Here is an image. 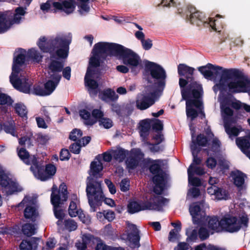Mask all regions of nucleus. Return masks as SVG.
<instances>
[{
  "instance_id": "f8f14e48",
  "label": "nucleus",
  "mask_w": 250,
  "mask_h": 250,
  "mask_svg": "<svg viewBox=\"0 0 250 250\" xmlns=\"http://www.w3.org/2000/svg\"><path fill=\"white\" fill-rule=\"evenodd\" d=\"M160 89L147 85L144 91L138 95L136 104L137 107L140 110H145L153 105L160 96Z\"/></svg>"
},
{
  "instance_id": "f03ea898",
  "label": "nucleus",
  "mask_w": 250,
  "mask_h": 250,
  "mask_svg": "<svg viewBox=\"0 0 250 250\" xmlns=\"http://www.w3.org/2000/svg\"><path fill=\"white\" fill-rule=\"evenodd\" d=\"M26 56L32 59L34 61L39 62L42 56L35 49H31L27 52L22 49H18L15 53V58L12 67V72L10 76V81L14 88L25 93H30L31 81L21 71L24 63Z\"/></svg>"
},
{
  "instance_id": "393cba45",
  "label": "nucleus",
  "mask_w": 250,
  "mask_h": 250,
  "mask_svg": "<svg viewBox=\"0 0 250 250\" xmlns=\"http://www.w3.org/2000/svg\"><path fill=\"white\" fill-rule=\"evenodd\" d=\"M52 6L55 10L64 12L67 14L72 13L75 9L76 2L75 0H64L62 2L54 1Z\"/></svg>"
},
{
  "instance_id": "9b49d317",
  "label": "nucleus",
  "mask_w": 250,
  "mask_h": 250,
  "mask_svg": "<svg viewBox=\"0 0 250 250\" xmlns=\"http://www.w3.org/2000/svg\"><path fill=\"white\" fill-rule=\"evenodd\" d=\"M116 57L128 66L132 72H138L142 68V62L140 56L132 50L121 45Z\"/></svg>"
},
{
  "instance_id": "bb28decb",
  "label": "nucleus",
  "mask_w": 250,
  "mask_h": 250,
  "mask_svg": "<svg viewBox=\"0 0 250 250\" xmlns=\"http://www.w3.org/2000/svg\"><path fill=\"white\" fill-rule=\"evenodd\" d=\"M17 152L19 158L25 164L31 165L37 164L38 161L34 156H30L28 152L24 148L18 147Z\"/></svg>"
},
{
  "instance_id": "39448f33",
  "label": "nucleus",
  "mask_w": 250,
  "mask_h": 250,
  "mask_svg": "<svg viewBox=\"0 0 250 250\" xmlns=\"http://www.w3.org/2000/svg\"><path fill=\"white\" fill-rule=\"evenodd\" d=\"M71 38L70 33L60 34L48 41L45 37H42L39 39L38 45L44 52L55 54L61 59H66L68 56Z\"/></svg>"
},
{
  "instance_id": "0e129e2a",
  "label": "nucleus",
  "mask_w": 250,
  "mask_h": 250,
  "mask_svg": "<svg viewBox=\"0 0 250 250\" xmlns=\"http://www.w3.org/2000/svg\"><path fill=\"white\" fill-rule=\"evenodd\" d=\"M136 25L140 31H136L135 33V36L137 39L140 40L141 42L145 39V35L144 33L141 31V30H143V28L138 24H136Z\"/></svg>"
},
{
  "instance_id": "bf43d9fd",
  "label": "nucleus",
  "mask_w": 250,
  "mask_h": 250,
  "mask_svg": "<svg viewBox=\"0 0 250 250\" xmlns=\"http://www.w3.org/2000/svg\"><path fill=\"white\" fill-rule=\"evenodd\" d=\"M82 146L80 145L79 143H76L72 144L70 146L69 149L71 152H72V153L75 154H79L80 152L81 147Z\"/></svg>"
},
{
  "instance_id": "6e6552de",
  "label": "nucleus",
  "mask_w": 250,
  "mask_h": 250,
  "mask_svg": "<svg viewBox=\"0 0 250 250\" xmlns=\"http://www.w3.org/2000/svg\"><path fill=\"white\" fill-rule=\"evenodd\" d=\"M86 191L91 211H95L97 207L100 205L101 202L103 200L105 204L110 207L115 206V203L112 199L104 198L100 182L88 178Z\"/></svg>"
},
{
  "instance_id": "7c9ffc66",
  "label": "nucleus",
  "mask_w": 250,
  "mask_h": 250,
  "mask_svg": "<svg viewBox=\"0 0 250 250\" xmlns=\"http://www.w3.org/2000/svg\"><path fill=\"white\" fill-rule=\"evenodd\" d=\"M237 146L250 159V141L248 137H239L236 140Z\"/></svg>"
},
{
  "instance_id": "f704fd0d",
  "label": "nucleus",
  "mask_w": 250,
  "mask_h": 250,
  "mask_svg": "<svg viewBox=\"0 0 250 250\" xmlns=\"http://www.w3.org/2000/svg\"><path fill=\"white\" fill-rule=\"evenodd\" d=\"M38 246L37 240L35 239L30 241H23L20 246V250H35Z\"/></svg>"
},
{
  "instance_id": "4468645a",
  "label": "nucleus",
  "mask_w": 250,
  "mask_h": 250,
  "mask_svg": "<svg viewBox=\"0 0 250 250\" xmlns=\"http://www.w3.org/2000/svg\"><path fill=\"white\" fill-rule=\"evenodd\" d=\"M229 100L221 102V114L224 121L225 130L229 137L231 138L238 135L242 129L240 126H233L230 124L235 121L232 118L233 111L226 106V104H229Z\"/></svg>"
},
{
  "instance_id": "4d7b16f0",
  "label": "nucleus",
  "mask_w": 250,
  "mask_h": 250,
  "mask_svg": "<svg viewBox=\"0 0 250 250\" xmlns=\"http://www.w3.org/2000/svg\"><path fill=\"white\" fill-rule=\"evenodd\" d=\"M11 104V98L6 95L0 92V104Z\"/></svg>"
},
{
  "instance_id": "412c9836",
  "label": "nucleus",
  "mask_w": 250,
  "mask_h": 250,
  "mask_svg": "<svg viewBox=\"0 0 250 250\" xmlns=\"http://www.w3.org/2000/svg\"><path fill=\"white\" fill-rule=\"evenodd\" d=\"M208 208V205L204 202L194 203L190 206L189 211L194 224H198L205 219V211Z\"/></svg>"
},
{
  "instance_id": "37998d69",
  "label": "nucleus",
  "mask_w": 250,
  "mask_h": 250,
  "mask_svg": "<svg viewBox=\"0 0 250 250\" xmlns=\"http://www.w3.org/2000/svg\"><path fill=\"white\" fill-rule=\"evenodd\" d=\"M37 228L34 225L26 224L23 226L22 230L24 234L30 236L35 234Z\"/></svg>"
},
{
  "instance_id": "9d476101",
  "label": "nucleus",
  "mask_w": 250,
  "mask_h": 250,
  "mask_svg": "<svg viewBox=\"0 0 250 250\" xmlns=\"http://www.w3.org/2000/svg\"><path fill=\"white\" fill-rule=\"evenodd\" d=\"M67 199V188L65 185L62 184L59 190H57V187L53 185L52 188V193L51 195V201L54 206V212L55 217L59 219L57 222V225L59 226H61L64 217V213L62 210L60 209L58 206L62 204Z\"/></svg>"
},
{
  "instance_id": "3c124183",
  "label": "nucleus",
  "mask_w": 250,
  "mask_h": 250,
  "mask_svg": "<svg viewBox=\"0 0 250 250\" xmlns=\"http://www.w3.org/2000/svg\"><path fill=\"white\" fill-rule=\"evenodd\" d=\"M31 136L30 135L28 136H24L20 138L19 140V144L22 146H27L28 147L31 146L32 145Z\"/></svg>"
},
{
  "instance_id": "ea45409f",
  "label": "nucleus",
  "mask_w": 250,
  "mask_h": 250,
  "mask_svg": "<svg viewBox=\"0 0 250 250\" xmlns=\"http://www.w3.org/2000/svg\"><path fill=\"white\" fill-rule=\"evenodd\" d=\"M75 197L76 199H74V201H72L70 202L68 209L69 214L71 217H76L77 216L80 211L81 210L78 208L77 204L78 202L77 198L76 197Z\"/></svg>"
},
{
  "instance_id": "69168bd1",
  "label": "nucleus",
  "mask_w": 250,
  "mask_h": 250,
  "mask_svg": "<svg viewBox=\"0 0 250 250\" xmlns=\"http://www.w3.org/2000/svg\"><path fill=\"white\" fill-rule=\"evenodd\" d=\"M153 140L157 144L161 143L164 140L163 135L159 131H156L153 136Z\"/></svg>"
},
{
  "instance_id": "dca6fc26",
  "label": "nucleus",
  "mask_w": 250,
  "mask_h": 250,
  "mask_svg": "<svg viewBox=\"0 0 250 250\" xmlns=\"http://www.w3.org/2000/svg\"><path fill=\"white\" fill-rule=\"evenodd\" d=\"M0 188L7 195L16 194L22 191V188L15 181L9 177L0 167Z\"/></svg>"
},
{
  "instance_id": "8fccbe9b",
  "label": "nucleus",
  "mask_w": 250,
  "mask_h": 250,
  "mask_svg": "<svg viewBox=\"0 0 250 250\" xmlns=\"http://www.w3.org/2000/svg\"><path fill=\"white\" fill-rule=\"evenodd\" d=\"M181 230V229H172L169 233L168 240L171 242H175L176 240L179 239L180 235L179 234Z\"/></svg>"
},
{
  "instance_id": "20e7f679",
  "label": "nucleus",
  "mask_w": 250,
  "mask_h": 250,
  "mask_svg": "<svg viewBox=\"0 0 250 250\" xmlns=\"http://www.w3.org/2000/svg\"><path fill=\"white\" fill-rule=\"evenodd\" d=\"M215 92L228 90L231 93L247 92L250 96V81L238 75L233 69L225 70L219 80H215Z\"/></svg>"
},
{
  "instance_id": "423d86ee",
  "label": "nucleus",
  "mask_w": 250,
  "mask_h": 250,
  "mask_svg": "<svg viewBox=\"0 0 250 250\" xmlns=\"http://www.w3.org/2000/svg\"><path fill=\"white\" fill-rule=\"evenodd\" d=\"M63 66V64L62 62L51 59L47 68L46 77L49 80L44 84V89L36 84L34 85L33 88L30 87V93L40 96H46L52 93L61 80V75L59 73L62 71Z\"/></svg>"
},
{
  "instance_id": "052dcab7",
  "label": "nucleus",
  "mask_w": 250,
  "mask_h": 250,
  "mask_svg": "<svg viewBox=\"0 0 250 250\" xmlns=\"http://www.w3.org/2000/svg\"><path fill=\"white\" fill-rule=\"evenodd\" d=\"M141 42L143 48L146 50L150 49L152 46V41L149 39H144Z\"/></svg>"
},
{
  "instance_id": "f257e3e1",
  "label": "nucleus",
  "mask_w": 250,
  "mask_h": 250,
  "mask_svg": "<svg viewBox=\"0 0 250 250\" xmlns=\"http://www.w3.org/2000/svg\"><path fill=\"white\" fill-rule=\"evenodd\" d=\"M194 68L185 64L178 66V73L180 76H186L187 80L179 79L182 98L186 101V114L191 120L195 119L199 113L202 112V103L201 97L203 93L201 85L193 81L192 75Z\"/></svg>"
},
{
  "instance_id": "de8ad7c7",
  "label": "nucleus",
  "mask_w": 250,
  "mask_h": 250,
  "mask_svg": "<svg viewBox=\"0 0 250 250\" xmlns=\"http://www.w3.org/2000/svg\"><path fill=\"white\" fill-rule=\"evenodd\" d=\"M65 228L69 231L75 230L77 228V224L72 219L66 220L64 221Z\"/></svg>"
},
{
  "instance_id": "6e6d98bb",
  "label": "nucleus",
  "mask_w": 250,
  "mask_h": 250,
  "mask_svg": "<svg viewBox=\"0 0 250 250\" xmlns=\"http://www.w3.org/2000/svg\"><path fill=\"white\" fill-rule=\"evenodd\" d=\"M129 181L125 179L122 180L120 184V189L122 191L125 192L129 189Z\"/></svg>"
},
{
  "instance_id": "2eb2a0df",
  "label": "nucleus",
  "mask_w": 250,
  "mask_h": 250,
  "mask_svg": "<svg viewBox=\"0 0 250 250\" xmlns=\"http://www.w3.org/2000/svg\"><path fill=\"white\" fill-rule=\"evenodd\" d=\"M160 160H153L150 163V171L154 175L153 181L155 184L154 192L156 194H161L164 189L166 179V174L160 169Z\"/></svg>"
},
{
  "instance_id": "cd10ccee",
  "label": "nucleus",
  "mask_w": 250,
  "mask_h": 250,
  "mask_svg": "<svg viewBox=\"0 0 250 250\" xmlns=\"http://www.w3.org/2000/svg\"><path fill=\"white\" fill-rule=\"evenodd\" d=\"M103 168V164L98 159H96L91 164L90 170L89 171L90 177L87 178V182H88V179L90 178L97 181L93 178L91 177H100L102 176V174H100V172Z\"/></svg>"
},
{
  "instance_id": "2f4dec72",
  "label": "nucleus",
  "mask_w": 250,
  "mask_h": 250,
  "mask_svg": "<svg viewBox=\"0 0 250 250\" xmlns=\"http://www.w3.org/2000/svg\"><path fill=\"white\" fill-rule=\"evenodd\" d=\"M226 100H229L230 102L229 104H226V105L227 107H228L229 109H230L229 106L230 105H232V106L235 109H244L247 112H250V109H249V108H248V107H250V105H248L244 103H242L240 102V101H238L232 102L230 99H229L228 98H225L224 99H222V98L220 96L219 97V101L220 103V108L221 109V102H224Z\"/></svg>"
},
{
  "instance_id": "a211bd4d",
  "label": "nucleus",
  "mask_w": 250,
  "mask_h": 250,
  "mask_svg": "<svg viewBox=\"0 0 250 250\" xmlns=\"http://www.w3.org/2000/svg\"><path fill=\"white\" fill-rule=\"evenodd\" d=\"M18 207L19 208H25L23 214L24 217L26 219L35 220L39 215L36 205V200L31 196H25Z\"/></svg>"
},
{
  "instance_id": "e433bc0d",
  "label": "nucleus",
  "mask_w": 250,
  "mask_h": 250,
  "mask_svg": "<svg viewBox=\"0 0 250 250\" xmlns=\"http://www.w3.org/2000/svg\"><path fill=\"white\" fill-rule=\"evenodd\" d=\"M14 108L15 112L22 118H27L28 112L26 106L22 103H18L14 104Z\"/></svg>"
},
{
  "instance_id": "e2e57ef3",
  "label": "nucleus",
  "mask_w": 250,
  "mask_h": 250,
  "mask_svg": "<svg viewBox=\"0 0 250 250\" xmlns=\"http://www.w3.org/2000/svg\"><path fill=\"white\" fill-rule=\"evenodd\" d=\"M60 160L62 161L67 160L70 158L69 152L67 149H62L60 152Z\"/></svg>"
},
{
  "instance_id": "680f3d73",
  "label": "nucleus",
  "mask_w": 250,
  "mask_h": 250,
  "mask_svg": "<svg viewBox=\"0 0 250 250\" xmlns=\"http://www.w3.org/2000/svg\"><path fill=\"white\" fill-rule=\"evenodd\" d=\"M104 182L109 189V192L112 194H115L116 192V189L114 185L112 182L106 179H105Z\"/></svg>"
},
{
  "instance_id": "c85d7f7f",
  "label": "nucleus",
  "mask_w": 250,
  "mask_h": 250,
  "mask_svg": "<svg viewBox=\"0 0 250 250\" xmlns=\"http://www.w3.org/2000/svg\"><path fill=\"white\" fill-rule=\"evenodd\" d=\"M221 68V67L209 63L206 66L199 67L198 70L205 77L208 79H211L214 74L217 73Z\"/></svg>"
},
{
  "instance_id": "09e8293b",
  "label": "nucleus",
  "mask_w": 250,
  "mask_h": 250,
  "mask_svg": "<svg viewBox=\"0 0 250 250\" xmlns=\"http://www.w3.org/2000/svg\"><path fill=\"white\" fill-rule=\"evenodd\" d=\"M187 235H188L187 241L188 242H195L197 239V233L196 230L191 231L190 229H188L187 231Z\"/></svg>"
},
{
  "instance_id": "aec40b11",
  "label": "nucleus",
  "mask_w": 250,
  "mask_h": 250,
  "mask_svg": "<svg viewBox=\"0 0 250 250\" xmlns=\"http://www.w3.org/2000/svg\"><path fill=\"white\" fill-rule=\"evenodd\" d=\"M126 227L123 238L127 239L131 243V247L138 248L140 246L139 231L136 226L129 222H126Z\"/></svg>"
},
{
  "instance_id": "a878e982",
  "label": "nucleus",
  "mask_w": 250,
  "mask_h": 250,
  "mask_svg": "<svg viewBox=\"0 0 250 250\" xmlns=\"http://www.w3.org/2000/svg\"><path fill=\"white\" fill-rule=\"evenodd\" d=\"M208 193L215 200H227L229 198L228 192L217 186H211L208 188Z\"/></svg>"
},
{
  "instance_id": "5fc2aeb1",
  "label": "nucleus",
  "mask_w": 250,
  "mask_h": 250,
  "mask_svg": "<svg viewBox=\"0 0 250 250\" xmlns=\"http://www.w3.org/2000/svg\"><path fill=\"white\" fill-rule=\"evenodd\" d=\"M82 135V131L77 129L73 130L69 135V138L73 141H76Z\"/></svg>"
},
{
  "instance_id": "a19ab883",
  "label": "nucleus",
  "mask_w": 250,
  "mask_h": 250,
  "mask_svg": "<svg viewBox=\"0 0 250 250\" xmlns=\"http://www.w3.org/2000/svg\"><path fill=\"white\" fill-rule=\"evenodd\" d=\"M193 167V165H191L189 167L188 172V182L189 184L194 186H199L201 184V182L199 179L197 178L193 177V173H192V168Z\"/></svg>"
},
{
  "instance_id": "4c0bfd02",
  "label": "nucleus",
  "mask_w": 250,
  "mask_h": 250,
  "mask_svg": "<svg viewBox=\"0 0 250 250\" xmlns=\"http://www.w3.org/2000/svg\"><path fill=\"white\" fill-rule=\"evenodd\" d=\"M231 176L234 184L238 187H241L244 183V175L239 171L232 172Z\"/></svg>"
},
{
  "instance_id": "c03bdc74",
  "label": "nucleus",
  "mask_w": 250,
  "mask_h": 250,
  "mask_svg": "<svg viewBox=\"0 0 250 250\" xmlns=\"http://www.w3.org/2000/svg\"><path fill=\"white\" fill-rule=\"evenodd\" d=\"M206 227V224H202L199 229V237L202 240H204L207 238L209 236V232L211 231L209 229H207Z\"/></svg>"
},
{
  "instance_id": "6ab92c4d",
  "label": "nucleus",
  "mask_w": 250,
  "mask_h": 250,
  "mask_svg": "<svg viewBox=\"0 0 250 250\" xmlns=\"http://www.w3.org/2000/svg\"><path fill=\"white\" fill-rule=\"evenodd\" d=\"M186 21L197 26L206 24L213 30L219 31V21L216 17H186Z\"/></svg>"
},
{
  "instance_id": "72a5a7b5",
  "label": "nucleus",
  "mask_w": 250,
  "mask_h": 250,
  "mask_svg": "<svg viewBox=\"0 0 250 250\" xmlns=\"http://www.w3.org/2000/svg\"><path fill=\"white\" fill-rule=\"evenodd\" d=\"M113 158L119 162H123L128 152L124 149L117 148L116 149H112Z\"/></svg>"
},
{
  "instance_id": "79ce46f5",
  "label": "nucleus",
  "mask_w": 250,
  "mask_h": 250,
  "mask_svg": "<svg viewBox=\"0 0 250 250\" xmlns=\"http://www.w3.org/2000/svg\"><path fill=\"white\" fill-rule=\"evenodd\" d=\"M140 135L142 137L145 136L147 134V132L150 127L149 120H143L140 122Z\"/></svg>"
},
{
  "instance_id": "58836bf2",
  "label": "nucleus",
  "mask_w": 250,
  "mask_h": 250,
  "mask_svg": "<svg viewBox=\"0 0 250 250\" xmlns=\"http://www.w3.org/2000/svg\"><path fill=\"white\" fill-rule=\"evenodd\" d=\"M98 121L99 122V125L100 126H102L106 129L110 128L113 125L112 121L108 118L104 117V114L102 112L101 116L98 118Z\"/></svg>"
},
{
  "instance_id": "49530a36",
  "label": "nucleus",
  "mask_w": 250,
  "mask_h": 250,
  "mask_svg": "<svg viewBox=\"0 0 250 250\" xmlns=\"http://www.w3.org/2000/svg\"><path fill=\"white\" fill-rule=\"evenodd\" d=\"M78 12L80 14L85 15L89 13L90 10L89 3H86L78 5Z\"/></svg>"
},
{
  "instance_id": "a18cd8bd",
  "label": "nucleus",
  "mask_w": 250,
  "mask_h": 250,
  "mask_svg": "<svg viewBox=\"0 0 250 250\" xmlns=\"http://www.w3.org/2000/svg\"><path fill=\"white\" fill-rule=\"evenodd\" d=\"M91 240L96 243V250H108V248H110L106 246L101 240L98 238H94L92 237Z\"/></svg>"
},
{
  "instance_id": "b1692460",
  "label": "nucleus",
  "mask_w": 250,
  "mask_h": 250,
  "mask_svg": "<svg viewBox=\"0 0 250 250\" xmlns=\"http://www.w3.org/2000/svg\"><path fill=\"white\" fill-rule=\"evenodd\" d=\"M23 17H0V34L7 31L12 25L23 21Z\"/></svg>"
},
{
  "instance_id": "4be33fe9",
  "label": "nucleus",
  "mask_w": 250,
  "mask_h": 250,
  "mask_svg": "<svg viewBox=\"0 0 250 250\" xmlns=\"http://www.w3.org/2000/svg\"><path fill=\"white\" fill-rule=\"evenodd\" d=\"M190 129L191 130L192 138V144H191L190 147L193 156V162L191 165H193L194 167V166H197V165L199 164L201 162V160L197 157V153L199 151V149L197 147V145H198L199 146H205L208 143V141L206 138H204L201 135H199L197 137L196 140H194L193 138L194 132L192 129L191 126H190Z\"/></svg>"
},
{
  "instance_id": "c9c22d12",
  "label": "nucleus",
  "mask_w": 250,
  "mask_h": 250,
  "mask_svg": "<svg viewBox=\"0 0 250 250\" xmlns=\"http://www.w3.org/2000/svg\"><path fill=\"white\" fill-rule=\"evenodd\" d=\"M92 239V236L90 234H84L82 237V242L79 241L76 243V246L79 250H84L87 245L90 243Z\"/></svg>"
},
{
  "instance_id": "1a4fd4ad",
  "label": "nucleus",
  "mask_w": 250,
  "mask_h": 250,
  "mask_svg": "<svg viewBox=\"0 0 250 250\" xmlns=\"http://www.w3.org/2000/svg\"><path fill=\"white\" fill-rule=\"evenodd\" d=\"M153 195L149 201L144 202L142 201H130L127 205V211L130 213H135L144 210H160L166 205L168 201L160 195Z\"/></svg>"
},
{
  "instance_id": "774afa93",
  "label": "nucleus",
  "mask_w": 250,
  "mask_h": 250,
  "mask_svg": "<svg viewBox=\"0 0 250 250\" xmlns=\"http://www.w3.org/2000/svg\"><path fill=\"white\" fill-rule=\"evenodd\" d=\"M200 191L199 190L196 188L190 189L188 193V196H191L192 197H196L199 195Z\"/></svg>"
},
{
  "instance_id": "338daca9",
  "label": "nucleus",
  "mask_w": 250,
  "mask_h": 250,
  "mask_svg": "<svg viewBox=\"0 0 250 250\" xmlns=\"http://www.w3.org/2000/svg\"><path fill=\"white\" fill-rule=\"evenodd\" d=\"M207 166L210 168H213L216 165V160L212 157H209L206 161Z\"/></svg>"
},
{
  "instance_id": "c756f323",
  "label": "nucleus",
  "mask_w": 250,
  "mask_h": 250,
  "mask_svg": "<svg viewBox=\"0 0 250 250\" xmlns=\"http://www.w3.org/2000/svg\"><path fill=\"white\" fill-rule=\"evenodd\" d=\"M133 157L128 159L126 162L127 167L129 169L134 168L137 167L139 163V160L141 159L144 157L143 153L139 149H135L132 151Z\"/></svg>"
},
{
  "instance_id": "7ed1b4c3",
  "label": "nucleus",
  "mask_w": 250,
  "mask_h": 250,
  "mask_svg": "<svg viewBox=\"0 0 250 250\" xmlns=\"http://www.w3.org/2000/svg\"><path fill=\"white\" fill-rule=\"evenodd\" d=\"M120 46L118 44L106 42H100L95 44L84 78L85 85L88 87L90 94L95 95L98 88V84L94 80L98 77V74L92 69V67L99 66V58L104 54L116 57Z\"/></svg>"
},
{
  "instance_id": "ddd939ff",
  "label": "nucleus",
  "mask_w": 250,
  "mask_h": 250,
  "mask_svg": "<svg viewBox=\"0 0 250 250\" xmlns=\"http://www.w3.org/2000/svg\"><path fill=\"white\" fill-rule=\"evenodd\" d=\"M145 66L146 72L150 75L154 79V81H159L158 83L155 82L154 85L150 84L149 85L153 88L160 89V92H162L165 84L164 81L166 78V71L160 65L147 61L145 62Z\"/></svg>"
},
{
  "instance_id": "864d4df0",
  "label": "nucleus",
  "mask_w": 250,
  "mask_h": 250,
  "mask_svg": "<svg viewBox=\"0 0 250 250\" xmlns=\"http://www.w3.org/2000/svg\"><path fill=\"white\" fill-rule=\"evenodd\" d=\"M77 215L80 220L84 224H89L91 222V219L89 215H85L83 212L80 210Z\"/></svg>"
},
{
  "instance_id": "f3484780",
  "label": "nucleus",
  "mask_w": 250,
  "mask_h": 250,
  "mask_svg": "<svg viewBox=\"0 0 250 250\" xmlns=\"http://www.w3.org/2000/svg\"><path fill=\"white\" fill-rule=\"evenodd\" d=\"M30 169L34 176L42 181L50 179L56 172V167L54 165H48L44 169L43 166L38 162L37 164H34V166H31Z\"/></svg>"
},
{
  "instance_id": "13d9d810",
  "label": "nucleus",
  "mask_w": 250,
  "mask_h": 250,
  "mask_svg": "<svg viewBox=\"0 0 250 250\" xmlns=\"http://www.w3.org/2000/svg\"><path fill=\"white\" fill-rule=\"evenodd\" d=\"M187 9L190 13L189 16H196L195 14H197V16H200V14H203L201 11L198 10L194 6L191 4L188 5Z\"/></svg>"
},
{
  "instance_id": "473e14b6",
  "label": "nucleus",
  "mask_w": 250,
  "mask_h": 250,
  "mask_svg": "<svg viewBox=\"0 0 250 250\" xmlns=\"http://www.w3.org/2000/svg\"><path fill=\"white\" fill-rule=\"evenodd\" d=\"M99 96L102 100L106 102L117 100L118 99V95L116 94L114 91L110 89L102 91L100 94Z\"/></svg>"
},
{
  "instance_id": "603ef678",
  "label": "nucleus",
  "mask_w": 250,
  "mask_h": 250,
  "mask_svg": "<svg viewBox=\"0 0 250 250\" xmlns=\"http://www.w3.org/2000/svg\"><path fill=\"white\" fill-rule=\"evenodd\" d=\"M4 129L6 133H10L13 136H17V134L15 131L14 123L13 121L9 125H5Z\"/></svg>"
},
{
  "instance_id": "5701e85b",
  "label": "nucleus",
  "mask_w": 250,
  "mask_h": 250,
  "mask_svg": "<svg viewBox=\"0 0 250 250\" xmlns=\"http://www.w3.org/2000/svg\"><path fill=\"white\" fill-rule=\"evenodd\" d=\"M79 114L85 125H92L98 121V118L102 115V111L99 109H94L90 113V110L83 109L80 110Z\"/></svg>"
},
{
  "instance_id": "0eeeda50",
  "label": "nucleus",
  "mask_w": 250,
  "mask_h": 250,
  "mask_svg": "<svg viewBox=\"0 0 250 250\" xmlns=\"http://www.w3.org/2000/svg\"><path fill=\"white\" fill-rule=\"evenodd\" d=\"M208 228L211 231H219L221 229H226L227 231L233 232L238 230L242 226H246L248 223L247 216H242L237 219L234 217L227 215L220 221L216 217H207L206 218Z\"/></svg>"
}]
</instances>
